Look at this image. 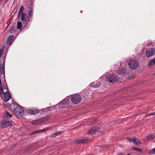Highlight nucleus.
<instances>
[{"mask_svg":"<svg viewBox=\"0 0 155 155\" xmlns=\"http://www.w3.org/2000/svg\"><path fill=\"white\" fill-rule=\"evenodd\" d=\"M10 105V109L13 111L14 114H15L17 118H20L24 113V109H22L23 107L18 104L16 102L12 103Z\"/></svg>","mask_w":155,"mask_h":155,"instance_id":"nucleus-1","label":"nucleus"},{"mask_svg":"<svg viewBox=\"0 0 155 155\" xmlns=\"http://www.w3.org/2000/svg\"><path fill=\"white\" fill-rule=\"evenodd\" d=\"M24 10H19L17 15L18 18H20V16L21 15V20L23 21L24 25L25 26L28 24L29 18L27 17L26 19L27 14L26 13L24 12Z\"/></svg>","mask_w":155,"mask_h":155,"instance_id":"nucleus-2","label":"nucleus"},{"mask_svg":"<svg viewBox=\"0 0 155 155\" xmlns=\"http://www.w3.org/2000/svg\"><path fill=\"white\" fill-rule=\"evenodd\" d=\"M81 97L79 94L72 95L70 97V100L71 102L74 104H79L81 102Z\"/></svg>","mask_w":155,"mask_h":155,"instance_id":"nucleus-3","label":"nucleus"},{"mask_svg":"<svg viewBox=\"0 0 155 155\" xmlns=\"http://www.w3.org/2000/svg\"><path fill=\"white\" fill-rule=\"evenodd\" d=\"M128 66L131 69L135 70L139 66V62L135 59H130L128 63Z\"/></svg>","mask_w":155,"mask_h":155,"instance_id":"nucleus-4","label":"nucleus"},{"mask_svg":"<svg viewBox=\"0 0 155 155\" xmlns=\"http://www.w3.org/2000/svg\"><path fill=\"white\" fill-rule=\"evenodd\" d=\"M5 58L3 59V63L0 64V76H1L2 74L3 75V78H4V84H6V82L5 79Z\"/></svg>","mask_w":155,"mask_h":155,"instance_id":"nucleus-5","label":"nucleus"},{"mask_svg":"<svg viewBox=\"0 0 155 155\" xmlns=\"http://www.w3.org/2000/svg\"><path fill=\"white\" fill-rule=\"evenodd\" d=\"M118 77L116 75H114L112 74H109L106 76V79L107 81L110 83L116 82L118 80Z\"/></svg>","mask_w":155,"mask_h":155,"instance_id":"nucleus-6","label":"nucleus"},{"mask_svg":"<svg viewBox=\"0 0 155 155\" xmlns=\"http://www.w3.org/2000/svg\"><path fill=\"white\" fill-rule=\"evenodd\" d=\"M69 101L68 99L67 98H65L63 100L61 101L60 103L57 104L55 107L56 108H63L64 107V106H65L66 104L68 103Z\"/></svg>","mask_w":155,"mask_h":155,"instance_id":"nucleus-7","label":"nucleus"},{"mask_svg":"<svg viewBox=\"0 0 155 155\" xmlns=\"http://www.w3.org/2000/svg\"><path fill=\"white\" fill-rule=\"evenodd\" d=\"M12 122H10L8 119L3 120L1 122L2 128H6L8 126L12 125V124L11 123Z\"/></svg>","mask_w":155,"mask_h":155,"instance_id":"nucleus-8","label":"nucleus"},{"mask_svg":"<svg viewBox=\"0 0 155 155\" xmlns=\"http://www.w3.org/2000/svg\"><path fill=\"white\" fill-rule=\"evenodd\" d=\"M146 55L147 58L152 56L155 54V49L154 48H150L149 50L147 49L145 51Z\"/></svg>","mask_w":155,"mask_h":155,"instance_id":"nucleus-9","label":"nucleus"},{"mask_svg":"<svg viewBox=\"0 0 155 155\" xmlns=\"http://www.w3.org/2000/svg\"><path fill=\"white\" fill-rule=\"evenodd\" d=\"M4 99L5 102L8 101L12 97L9 91H7L4 93Z\"/></svg>","mask_w":155,"mask_h":155,"instance_id":"nucleus-10","label":"nucleus"},{"mask_svg":"<svg viewBox=\"0 0 155 155\" xmlns=\"http://www.w3.org/2000/svg\"><path fill=\"white\" fill-rule=\"evenodd\" d=\"M100 130V128L99 127H94L90 130L88 131V134H93L99 131Z\"/></svg>","mask_w":155,"mask_h":155,"instance_id":"nucleus-11","label":"nucleus"},{"mask_svg":"<svg viewBox=\"0 0 155 155\" xmlns=\"http://www.w3.org/2000/svg\"><path fill=\"white\" fill-rule=\"evenodd\" d=\"M49 129V127L45 128V129L35 130L34 131L32 132L29 134L30 135H32L35 134H38L40 133L44 132L48 130Z\"/></svg>","mask_w":155,"mask_h":155,"instance_id":"nucleus-12","label":"nucleus"},{"mask_svg":"<svg viewBox=\"0 0 155 155\" xmlns=\"http://www.w3.org/2000/svg\"><path fill=\"white\" fill-rule=\"evenodd\" d=\"M90 141L91 140L88 138L78 139L76 140L75 143L78 144L86 143Z\"/></svg>","mask_w":155,"mask_h":155,"instance_id":"nucleus-13","label":"nucleus"},{"mask_svg":"<svg viewBox=\"0 0 155 155\" xmlns=\"http://www.w3.org/2000/svg\"><path fill=\"white\" fill-rule=\"evenodd\" d=\"M14 36L13 35H11L8 37L7 41V45H11L14 41Z\"/></svg>","mask_w":155,"mask_h":155,"instance_id":"nucleus-14","label":"nucleus"},{"mask_svg":"<svg viewBox=\"0 0 155 155\" xmlns=\"http://www.w3.org/2000/svg\"><path fill=\"white\" fill-rule=\"evenodd\" d=\"M101 82H97V81H96L92 83L91 84L90 86L93 87H98L101 85Z\"/></svg>","mask_w":155,"mask_h":155,"instance_id":"nucleus-15","label":"nucleus"},{"mask_svg":"<svg viewBox=\"0 0 155 155\" xmlns=\"http://www.w3.org/2000/svg\"><path fill=\"white\" fill-rule=\"evenodd\" d=\"M29 113L33 115H35L38 113L39 111V110L37 109L34 110H28L27 111Z\"/></svg>","mask_w":155,"mask_h":155,"instance_id":"nucleus-16","label":"nucleus"},{"mask_svg":"<svg viewBox=\"0 0 155 155\" xmlns=\"http://www.w3.org/2000/svg\"><path fill=\"white\" fill-rule=\"evenodd\" d=\"M118 73L119 74H123L124 75H127V73L126 71V69L124 68H122L118 71Z\"/></svg>","mask_w":155,"mask_h":155,"instance_id":"nucleus-17","label":"nucleus"},{"mask_svg":"<svg viewBox=\"0 0 155 155\" xmlns=\"http://www.w3.org/2000/svg\"><path fill=\"white\" fill-rule=\"evenodd\" d=\"M42 122H43L42 119H41V118H40L37 120H33V122L32 123V124L36 125Z\"/></svg>","mask_w":155,"mask_h":155,"instance_id":"nucleus-18","label":"nucleus"},{"mask_svg":"<svg viewBox=\"0 0 155 155\" xmlns=\"http://www.w3.org/2000/svg\"><path fill=\"white\" fill-rule=\"evenodd\" d=\"M16 26L15 24L13 26H12L10 30V32L11 33H14L16 31L15 29Z\"/></svg>","mask_w":155,"mask_h":155,"instance_id":"nucleus-19","label":"nucleus"},{"mask_svg":"<svg viewBox=\"0 0 155 155\" xmlns=\"http://www.w3.org/2000/svg\"><path fill=\"white\" fill-rule=\"evenodd\" d=\"M137 138H136L135 137H133L132 138L130 137H129L127 138V140L130 142H133L135 143V142Z\"/></svg>","mask_w":155,"mask_h":155,"instance_id":"nucleus-20","label":"nucleus"},{"mask_svg":"<svg viewBox=\"0 0 155 155\" xmlns=\"http://www.w3.org/2000/svg\"><path fill=\"white\" fill-rule=\"evenodd\" d=\"M62 133V131H58L57 132H56L55 133H54L53 134H52L51 135V137H55L57 135H60Z\"/></svg>","mask_w":155,"mask_h":155,"instance_id":"nucleus-21","label":"nucleus"},{"mask_svg":"<svg viewBox=\"0 0 155 155\" xmlns=\"http://www.w3.org/2000/svg\"><path fill=\"white\" fill-rule=\"evenodd\" d=\"M5 116L6 117L10 118L12 117V115L10 114L7 111H6L4 113Z\"/></svg>","mask_w":155,"mask_h":155,"instance_id":"nucleus-22","label":"nucleus"},{"mask_svg":"<svg viewBox=\"0 0 155 155\" xmlns=\"http://www.w3.org/2000/svg\"><path fill=\"white\" fill-rule=\"evenodd\" d=\"M132 149L138 152H141L142 150V149L136 147H133L132 148Z\"/></svg>","mask_w":155,"mask_h":155,"instance_id":"nucleus-23","label":"nucleus"},{"mask_svg":"<svg viewBox=\"0 0 155 155\" xmlns=\"http://www.w3.org/2000/svg\"><path fill=\"white\" fill-rule=\"evenodd\" d=\"M147 138L148 139V140H150L155 138V135L153 134L148 135L147 136Z\"/></svg>","mask_w":155,"mask_h":155,"instance_id":"nucleus-24","label":"nucleus"},{"mask_svg":"<svg viewBox=\"0 0 155 155\" xmlns=\"http://www.w3.org/2000/svg\"><path fill=\"white\" fill-rule=\"evenodd\" d=\"M22 26V23L19 21L17 23V28L18 29H20L21 28Z\"/></svg>","mask_w":155,"mask_h":155,"instance_id":"nucleus-25","label":"nucleus"},{"mask_svg":"<svg viewBox=\"0 0 155 155\" xmlns=\"http://www.w3.org/2000/svg\"><path fill=\"white\" fill-rule=\"evenodd\" d=\"M50 117V115H47L46 116L43 117L42 118H41V119H42V120L43 121V122L48 120Z\"/></svg>","mask_w":155,"mask_h":155,"instance_id":"nucleus-26","label":"nucleus"},{"mask_svg":"<svg viewBox=\"0 0 155 155\" xmlns=\"http://www.w3.org/2000/svg\"><path fill=\"white\" fill-rule=\"evenodd\" d=\"M81 94L82 96L84 97H86L88 96V94L87 91H83L81 92Z\"/></svg>","mask_w":155,"mask_h":155,"instance_id":"nucleus-27","label":"nucleus"},{"mask_svg":"<svg viewBox=\"0 0 155 155\" xmlns=\"http://www.w3.org/2000/svg\"><path fill=\"white\" fill-rule=\"evenodd\" d=\"M153 63L155 64V58H153L150 61L148 65L149 66H151L153 65Z\"/></svg>","mask_w":155,"mask_h":155,"instance_id":"nucleus-28","label":"nucleus"},{"mask_svg":"<svg viewBox=\"0 0 155 155\" xmlns=\"http://www.w3.org/2000/svg\"><path fill=\"white\" fill-rule=\"evenodd\" d=\"M117 120H113L111 121L110 122V125H114L116 124V123L117 121Z\"/></svg>","mask_w":155,"mask_h":155,"instance_id":"nucleus-29","label":"nucleus"},{"mask_svg":"<svg viewBox=\"0 0 155 155\" xmlns=\"http://www.w3.org/2000/svg\"><path fill=\"white\" fill-rule=\"evenodd\" d=\"M97 119H95L93 120L91 122V124H89V125H94L96 123H97Z\"/></svg>","mask_w":155,"mask_h":155,"instance_id":"nucleus-30","label":"nucleus"},{"mask_svg":"<svg viewBox=\"0 0 155 155\" xmlns=\"http://www.w3.org/2000/svg\"><path fill=\"white\" fill-rule=\"evenodd\" d=\"M135 78V76L134 75H132L131 76L127 77V79H129V80H131V79H134V78Z\"/></svg>","mask_w":155,"mask_h":155,"instance_id":"nucleus-31","label":"nucleus"},{"mask_svg":"<svg viewBox=\"0 0 155 155\" xmlns=\"http://www.w3.org/2000/svg\"><path fill=\"white\" fill-rule=\"evenodd\" d=\"M3 87L4 89H5L6 90H7L8 91H8V87L7 86V84H4Z\"/></svg>","mask_w":155,"mask_h":155,"instance_id":"nucleus-32","label":"nucleus"},{"mask_svg":"<svg viewBox=\"0 0 155 155\" xmlns=\"http://www.w3.org/2000/svg\"><path fill=\"white\" fill-rule=\"evenodd\" d=\"M4 93L3 89H2L1 90H0V95L1 96L3 100V99L2 97V95L3 94H4Z\"/></svg>","mask_w":155,"mask_h":155,"instance_id":"nucleus-33","label":"nucleus"},{"mask_svg":"<svg viewBox=\"0 0 155 155\" xmlns=\"http://www.w3.org/2000/svg\"><path fill=\"white\" fill-rule=\"evenodd\" d=\"M135 144L137 145H140L141 144V142L139 140H138L137 141H136V142H135Z\"/></svg>","mask_w":155,"mask_h":155,"instance_id":"nucleus-34","label":"nucleus"},{"mask_svg":"<svg viewBox=\"0 0 155 155\" xmlns=\"http://www.w3.org/2000/svg\"><path fill=\"white\" fill-rule=\"evenodd\" d=\"M150 153L153 154H155V148L151 150Z\"/></svg>","mask_w":155,"mask_h":155,"instance_id":"nucleus-35","label":"nucleus"},{"mask_svg":"<svg viewBox=\"0 0 155 155\" xmlns=\"http://www.w3.org/2000/svg\"><path fill=\"white\" fill-rule=\"evenodd\" d=\"M2 89H3V88L2 86L1 80L0 78V90H1Z\"/></svg>","mask_w":155,"mask_h":155,"instance_id":"nucleus-36","label":"nucleus"},{"mask_svg":"<svg viewBox=\"0 0 155 155\" xmlns=\"http://www.w3.org/2000/svg\"><path fill=\"white\" fill-rule=\"evenodd\" d=\"M33 10H29V12L28 13V15L29 17L32 16V12Z\"/></svg>","mask_w":155,"mask_h":155,"instance_id":"nucleus-37","label":"nucleus"},{"mask_svg":"<svg viewBox=\"0 0 155 155\" xmlns=\"http://www.w3.org/2000/svg\"><path fill=\"white\" fill-rule=\"evenodd\" d=\"M51 108H52V107H48L45 108V109H46V111H51L53 110H50V109Z\"/></svg>","mask_w":155,"mask_h":155,"instance_id":"nucleus-38","label":"nucleus"},{"mask_svg":"<svg viewBox=\"0 0 155 155\" xmlns=\"http://www.w3.org/2000/svg\"><path fill=\"white\" fill-rule=\"evenodd\" d=\"M3 49H0V54L1 55H2L3 53Z\"/></svg>","mask_w":155,"mask_h":155,"instance_id":"nucleus-39","label":"nucleus"},{"mask_svg":"<svg viewBox=\"0 0 155 155\" xmlns=\"http://www.w3.org/2000/svg\"><path fill=\"white\" fill-rule=\"evenodd\" d=\"M155 115V112L152 113H151L150 114H149L147 115H146V117H147V116H150L151 115Z\"/></svg>","mask_w":155,"mask_h":155,"instance_id":"nucleus-40","label":"nucleus"},{"mask_svg":"<svg viewBox=\"0 0 155 155\" xmlns=\"http://www.w3.org/2000/svg\"><path fill=\"white\" fill-rule=\"evenodd\" d=\"M28 8L29 9H31V10L32 9H33L34 8H33V6L32 5H31V6L30 5L28 6Z\"/></svg>","mask_w":155,"mask_h":155,"instance_id":"nucleus-41","label":"nucleus"},{"mask_svg":"<svg viewBox=\"0 0 155 155\" xmlns=\"http://www.w3.org/2000/svg\"><path fill=\"white\" fill-rule=\"evenodd\" d=\"M41 110L43 111L44 112H45L46 111V109H45V108H44V109H42Z\"/></svg>","mask_w":155,"mask_h":155,"instance_id":"nucleus-42","label":"nucleus"},{"mask_svg":"<svg viewBox=\"0 0 155 155\" xmlns=\"http://www.w3.org/2000/svg\"><path fill=\"white\" fill-rule=\"evenodd\" d=\"M32 148V147H31V146L29 147H28V149L27 151H29V150H31Z\"/></svg>","mask_w":155,"mask_h":155,"instance_id":"nucleus-43","label":"nucleus"},{"mask_svg":"<svg viewBox=\"0 0 155 155\" xmlns=\"http://www.w3.org/2000/svg\"><path fill=\"white\" fill-rule=\"evenodd\" d=\"M24 8L23 6H22L21 7L19 10H24Z\"/></svg>","mask_w":155,"mask_h":155,"instance_id":"nucleus-44","label":"nucleus"},{"mask_svg":"<svg viewBox=\"0 0 155 155\" xmlns=\"http://www.w3.org/2000/svg\"><path fill=\"white\" fill-rule=\"evenodd\" d=\"M2 56V55L0 54V58H1V57ZM4 58H5V57L3 58V59H2V60L3 61V59ZM2 62H3V61H2ZM2 63L3 62H2ZM1 63H2L1 61V62L0 61V64H1Z\"/></svg>","mask_w":155,"mask_h":155,"instance_id":"nucleus-45","label":"nucleus"},{"mask_svg":"<svg viewBox=\"0 0 155 155\" xmlns=\"http://www.w3.org/2000/svg\"><path fill=\"white\" fill-rule=\"evenodd\" d=\"M118 155H125V154L124 153H120Z\"/></svg>","mask_w":155,"mask_h":155,"instance_id":"nucleus-46","label":"nucleus"},{"mask_svg":"<svg viewBox=\"0 0 155 155\" xmlns=\"http://www.w3.org/2000/svg\"><path fill=\"white\" fill-rule=\"evenodd\" d=\"M10 23H11V21H10V22L9 23V24H8V25H10Z\"/></svg>","mask_w":155,"mask_h":155,"instance_id":"nucleus-47","label":"nucleus"},{"mask_svg":"<svg viewBox=\"0 0 155 155\" xmlns=\"http://www.w3.org/2000/svg\"><path fill=\"white\" fill-rule=\"evenodd\" d=\"M9 26L8 25L7 26V28H8V27Z\"/></svg>","mask_w":155,"mask_h":155,"instance_id":"nucleus-48","label":"nucleus"},{"mask_svg":"<svg viewBox=\"0 0 155 155\" xmlns=\"http://www.w3.org/2000/svg\"><path fill=\"white\" fill-rule=\"evenodd\" d=\"M17 10H16V11L15 12V13H16V12H17Z\"/></svg>","mask_w":155,"mask_h":155,"instance_id":"nucleus-49","label":"nucleus"},{"mask_svg":"<svg viewBox=\"0 0 155 155\" xmlns=\"http://www.w3.org/2000/svg\"><path fill=\"white\" fill-rule=\"evenodd\" d=\"M127 155H130V154H128Z\"/></svg>","mask_w":155,"mask_h":155,"instance_id":"nucleus-50","label":"nucleus"},{"mask_svg":"<svg viewBox=\"0 0 155 155\" xmlns=\"http://www.w3.org/2000/svg\"><path fill=\"white\" fill-rule=\"evenodd\" d=\"M7 27H6V29H5V30L7 29Z\"/></svg>","mask_w":155,"mask_h":155,"instance_id":"nucleus-51","label":"nucleus"}]
</instances>
